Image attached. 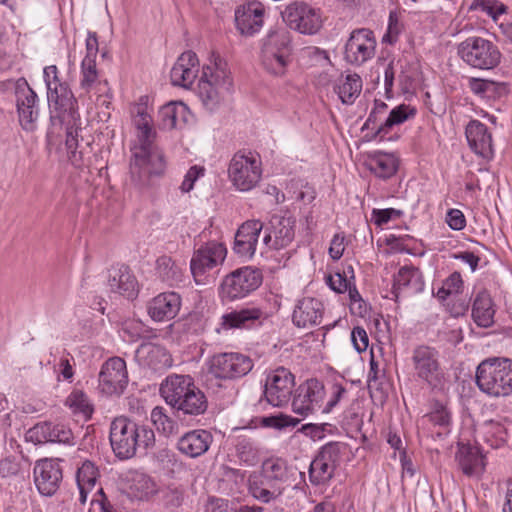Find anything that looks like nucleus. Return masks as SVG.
Instances as JSON below:
<instances>
[{"label":"nucleus","mask_w":512,"mask_h":512,"mask_svg":"<svg viewBox=\"0 0 512 512\" xmlns=\"http://www.w3.org/2000/svg\"><path fill=\"white\" fill-rule=\"evenodd\" d=\"M137 116L138 141L131 147L129 174L131 184L142 191L152 185L154 176H161L164 173L165 161L153 145L156 133L150 125V115L139 110Z\"/></svg>","instance_id":"1"},{"label":"nucleus","mask_w":512,"mask_h":512,"mask_svg":"<svg viewBox=\"0 0 512 512\" xmlns=\"http://www.w3.org/2000/svg\"><path fill=\"white\" fill-rule=\"evenodd\" d=\"M110 444L119 460H128L138 452L146 453L155 445L154 431L126 416L114 418L110 424Z\"/></svg>","instance_id":"2"},{"label":"nucleus","mask_w":512,"mask_h":512,"mask_svg":"<svg viewBox=\"0 0 512 512\" xmlns=\"http://www.w3.org/2000/svg\"><path fill=\"white\" fill-rule=\"evenodd\" d=\"M160 395L175 414L199 416L206 412V395L195 385L189 375H170L160 385Z\"/></svg>","instance_id":"3"},{"label":"nucleus","mask_w":512,"mask_h":512,"mask_svg":"<svg viewBox=\"0 0 512 512\" xmlns=\"http://www.w3.org/2000/svg\"><path fill=\"white\" fill-rule=\"evenodd\" d=\"M475 383L479 390L494 398L512 394V360L491 357L484 359L476 368Z\"/></svg>","instance_id":"4"},{"label":"nucleus","mask_w":512,"mask_h":512,"mask_svg":"<svg viewBox=\"0 0 512 512\" xmlns=\"http://www.w3.org/2000/svg\"><path fill=\"white\" fill-rule=\"evenodd\" d=\"M439 357L436 348L420 345L413 350L411 361L416 378L432 391L442 392L446 389L449 379Z\"/></svg>","instance_id":"5"},{"label":"nucleus","mask_w":512,"mask_h":512,"mask_svg":"<svg viewBox=\"0 0 512 512\" xmlns=\"http://www.w3.org/2000/svg\"><path fill=\"white\" fill-rule=\"evenodd\" d=\"M231 86L232 79L227 64L217 57L212 65L203 67L198 83V95L203 106L214 111L220 104L222 90H229Z\"/></svg>","instance_id":"6"},{"label":"nucleus","mask_w":512,"mask_h":512,"mask_svg":"<svg viewBox=\"0 0 512 512\" xmlns=\"http://www.w3.org/2000/svg\"><path fill=\"white\" fill-rule=\"evenodd\" d=\"M290 55V33L284 28L270 30L263 39L261 48L263 67L273 75H283L290 62Z\"/></svg>","instance_id":"7"},{"label":"nucleus","mask_w":512,"mask_h":512,"mask_svg":"<svg viewBox=\"0 0 512 512\" xmlns=\"http://www.w3.org/2000/svg\"><path fill=\"white\" fill-rule=\"evenodd\" d=\"M457 55L468 66L491 70L501 61L499 48L490 40L479 36H470L457 45Z\"/></svg>","instance_id":"8"},{"label":"nucleus","mask_w":512,"mask_h":512,"mask_svg":"<svg viewBox=\"0 0 512 512\" xmlns=\"http://www.w3.org/2000/svg\"><path fill=\"white\" fill-rule=\"evenodd\" d=\"M207 373L217 380L234 381L246 376L254 367L253 360L238 352H220L206 362Z\"/></svg>","instance_id":"9"},{"label":"nucleus","mask_w":512,"mask_h":512,"mask_svg":"<svg viewBox=\"0 0 512 512\" xmlns=\"http://www.w3.org/2000/svg\"><path fill=\"white\" fill-rule=\"evenodd\" d=\"M262 281L263 274L260 269L252 266L238 268L222 280L220 296L227 301L242 299L257 290Z\"/></svg>","instance_id":"10"},{"label":"nucleus","mask_w":512,"mask_h":512,"mask_svg":"<svg viewBox=\"0 0 512 512\" xmlns=\"http://www.w3.org/2000/svg\"><path fill=\"white\" fill-rule=\"evenodd\" d=\"M376 46V37L371 29L356 28L345 43L344 59L351 65L361 66L375 56Z\"/></svg>","instance_id":"11"},{"label":"nucleus","mask_w":512,"mask_h":512,"mask_svg":"<svg viewBox=\"0 0 512 512\" xmlns=\"http://www.w3.org/2000/svg\"><path fill=\"white\" fill-rule=\"evenodd\" d=\"M296 218L291 215L274 214L263 224V244L274 250H280L292 243L295 238Z\"/></svg>","instance_id":"12"},{"label":"nucleus","mask_w":512,"mask_h":512,"mask_svg":"<svg viewBox=\"0 0 512 512\" xmlns=\"http://www.w3.org/2000/svg\"><path fill=\"white\" fill-rule=\"evenodd\" d=\"M98 381V387L102 394L106 396L122 395L128 385L126 362L120 357L109 358L101 367Z\"/></svg>","instance_id":"13"},{"label":"nucleus","mask_w":512,"mask_h":512,"mask_svg":"<svg viewBox=\"0 0 512 512\" xmlns=\"http://www.w3.org/2000/svg\"><path fill=\"white\" fill-rule=\"evenodd\" d=\"M281 16L289 28L302 34H315L322 24L317 11L304 2L290 3Z\"/></svg>","instance_id":"14"},{"label":"nucleus","mask_w":512,"mask_h":512,"mask_svg":"<svg viewBox=\"0 0 512 512\" xmlns=\"http://www.w3.org/2000/svg\"><path fill=\"white\" fill-rule=\"evenodd\" d=\"M324 396L323 383L316 378L308 379L296 388L292 398V410L306 417L321 408Z\"/></svg>","instance_id":"15"},{"label":"nucleus","mask_w":512,"mask_h":512,"mask_svg":"<svg viewBox=\"0 0 512 512\" xmlns=\"http://www.w3.org/2000/svg\"><path fill=\"white\" fill-rule=\"evenodd\" d=\"M294 375L284 367H278L269 373L264 385V396L269 404L282 407L287 404L295 385Z\"/></svg>","instance_id":"16"},{"label":"nucleus","mask_w":512,"mask_h":512,"mask_svg":"<svg viewBox=\"0 0 512 512\" xmlns=\"http://www.w3.org/2000/svg\"><path fill=\"white\" fill-rule=\"evenodd\" d=\"M16 108L23 129L32 131L39 116L38 96L25 78L14 82Z\"/></svg>","instance_id":"17"},{"label":"nucleus","mask_w":512,"mask_h":512,"mask_svg":"<svg viewBox=\"0 0 512 512\" xmlns=\"http://www.w3.org/2000/svg\"><path fill=\"white\" fill-rule=\"evenodd\" d=\"M229 177L241 191L252 189L261 178L259 162L253 156L236 153L229 165Z\"/></svg>","instance_id":"18"},{"label":"nucleus","mask_w":512,"mask_h":512,"mask_svg":"<svg viewBox=\"0 0 512 512\" xmlns=\"http://www.w3.org/2000/svg\"><path fill=\"white\" fill-rule=\"evenodd\" d=\"M227 249L224 244L208 241L202 244L193 254L190 270L197 284L202 283V277L207 270L221 264L226 257Z\"/></svg>","instance_id":"19"},{"label":"nucleus","mask_w":512,"mask_h":512,"mask_svg":"<svg viewBox=\"0 0 512 512\" xmlns=\"http://www.w3.org/2000/svg\"><path fill=\"white\" fill-rule=\"evenodd\" d=\"M34 483L41 495L52 496L60 487L63 472L59 459H40L33 469Z\"/></svg>","instance_id":"20"},{"label":"nucleus","mask_w":512,"mask_h":512,"mask_svg":"<svg viewBox=\"0 0 512 512\" xmlns=\"http://www.w3.org/2000/svg\"><path fill=\"white\" fill-rule=\"evenodd\" d=\"M51 81V89L47 90V100L50 115L54 114V118H59L62 115L68 116L66 111L78 108V101L75 98L69 84L62 81L58 76V71L53 72Z\"/></svg>","instance_id":"21"},{"label":"nucleus","mask_w":512,"mask_h":512,"mask_svg":"<svg viewBox=\"0 0 512 512\" xmlns=\"http://www.w3.org/2000/svg\"><path fill=\"white\" fill-rule=\"evenodd\" d=\"M264 14L265 8L261 2H248L235 11L236 28L242 35L253 36L261 30Z\"/></svg>","instance_id":"22"},{"label":"nucleus","mask_w":512,"mask_h":512,"mask_svg":"<svg viewBox=\"0 0 512 512\" xmlns=\"http://www.w3.org/2000/svg\"><path fill=\"white\" fill-rule=\"evenodd\" d=\"M107 285L111 292L127 299L136 298L139 291L138 281L127 265L111 267L108 270Z\"/></svg>","instance_id":"23"},{"label":"nucleus","mask_w":512,"mask_h":512,"mask_svg":"<svg viewBox=\"0 0 512 512\" xmlns=\"http://www.w3.org/2000/svg\"><path fill=\"white\" fill-rule=\"evenodd\" d=\"M266 318L263 309L251 306L224 314L221 325L224 329H251L260 327Z\"/></svg>","instance_id":"24"},{"label":"nucleus","mask_w":512,"mask_h":512,"mask_svg":"<svg viewBox=\"0 0 512 512\" xmlns=\"http://www.w3.org/2000/svg\"><path fill=\"white\" fill-rule=\"evenodd\" d=\"M199 61L193 51L183 52L173 65L170 72L171 83L174 86L189 88L198 74Z\"/></svg>","instance_id":"25"},{"label":"nucleus","mask_w":512,"mask_h":512,"mask_svg":"<svg viewBox=\"0 0 512 512\" xmlns=\"http://www.w3.org/2000/svg\"><path fill=\"white\" fill-rule=\"evenodd\" d=\"M213 442V435L205 429H194L183 434L177 441L178 451L189 457L197 458L205 454Z\"/></svg>","instance_id":"26"},{"label":"nucleus","mask_w":512,"mask_h":512,"mask_svg":"<svg viewBox=\"0 0 512 512\" xmlns=\"http://www.w3.org/2000/svg\"><path fill=\"white\" fill-rule=\"evenodd\" d=\"M181 307V297L176 292H164L155 296L148 303V314L158 322L169 321L179 312Z\"/></svg>","instance_id":"27"},{"label":"nucleus","mask_w":512,"mask_h":512,"mask_svg":"<svg viewBox=\"0 0 512 512\" xmlns=\"http://www.w3.org/2000/svg\"><path fill=\"white\" fill-rule=\"evenodd\" d=\"M323 313L324 305L319 299L304 297L297 302L292 321L299 328L317 326L322 321Z\"/></svg>","instance_id":"28"},{"label":"nucleus","mask_w":512,"mask_h":512,"mask_svg":"<svg viewBox=\"0 0 512 512\" xmlns=\"http://www.w3.org/2000/svg\"><path fill=\"white\" fill-rule=\"evenodd\" d=\"M406 288L410 289L412 294H419L424 291L425 282L419 268L405 265L393 276L391 294L395 301H398L401 291Z\"/></svg>","instance_id":"29"},{"label":"nucleus","mask_w":512,"mask_h":512,"mask_svg":"<svg viewBox=\"0 0 512 512\" xmlns=\"http://www.w3.org/2000/svg\"><path fill=\"white\" fill-rule=\"evenodd\" d=\"M466 138L471 150L485 158L493 156L492 136L487 126L479 120H471L465 129Z\"/></svg>","instance_id":"30"},{"label":"nucleus","mask_w":512,"mask_h":512,"mask_svg":"<svg viewBox=\"0 0 512 512\" xmlns=\"http://www.w3.org/2000/svg\"><path fill=\"white\" fill-rule=\"evenodd\" d=\"M455 459L466 476H478L485 470L484 456L478 446L459 443Z\"/></svg>","instance_id":"31"},{"label":"nucleus","mask_w":512,"mask_h":512,"mask_svg":"<svg viewBox=\"0 0 512 512\" xmlns=\"http://www.w3.org/2000/svg\"><path fill=\"white\" fill-rule=\"evenodd\" d=\"M416 114V109L406 105L401 104L395 108H393L388 117L384 120V122L380 123L377 128L375 129V132H373V135L371 139H378L379 141H392L396 140L398 136L391 135L387 136L393 129L394 126L402 124L409 118L413 117Z\"/></svg>","instance_id":"32"},{"label":"nucleus","mask_w":512,"mask_h":512,"mask_svg":"<svg viewBox=\"0 0 512 512\" xmlns=\"http://www.w3.org/2000/svg\"><path fill=\"white\" fill-rule=\"evenodd\" d=\"M66 113H69L68 116H64L62 118V115L59 116V118L55 119L54 114L50 115V123L51 128L53 130H65L66 133V141L65 145L67 148V151L76 150L78 147V130L80 129V115L78 112V108L71 109L66 111Z\"/></svg>","instance_id":"33"},{"label":"nucleus","mask_w":512,"mask_h":512,"mask_svg":"<svg viewBox=\"0 0 512 512\" xmlns=\"http://www.w3.org/2000/svg\"><path fill=\"white\" fill-rule=\"evenodd\" d=\"M366 166L376 177L389 179L397 172L399 161L393 154L374 151L368 154Z\"/></svg>","instance_id":"34"},{"label":"nucleus","mask_w":512,"mask_h":512,"mask_svg":"<svg viewBox=\"0 0 512 512\" xmlns=\"http://www.w3.org/2000/svg\"><path fill=\"white\" fill-rule=\"evenodd\" d=\"M137 355L144 364L155 371L170 367L171 357L167 350L157 344L143 342L137 349Z\"/></svg>","instance_id":"35"},{"label":"nucleus","mask_w":512,"mask_h":512,"mask_svg":"<svg viewBox=\"0 0 512 512\" xmlns=\"http://www.w3.org/2000/svg\"><path fill=\"white\" fill-rule=\"evenodd\" d=\"M495 309L490 293L487 290L479 291L472 304V318L474 322L484 328L494 323Z\"/></svg>","instance_id":"36"},{"label":"nucleus","mask_w":512,"mask_h":512,"mask_svg":"<svg viewBox=\"0 0 512 512\" xmlns=\"http://www.w3.org/2000/svg\"><path fill=\"white\" fill-rule=\"evenodd\" d=\"M107 85V80H99V73L96 67V60H90V58H83L81 62L80 87L87 92H89L93 87H96L97 92L108 95L109 89L105 90Z\"/></svg>","instance_id":"37"},{"label":"nucleus","mask_w":512,"mask_h":512,"mask_svg":"<svg viewBox=\"0 0 512 512\" xmlns=\"http://www.w3.org/2000/svg\"><path fill=\"white\" fill-rule=\"evenodd\" d=\"M510 423L511 421L503 417L486 420L482 425L486 442L494 448L502 446L507 441V424Z\"/></svg>","instance_id":"38"},{"label":"nucleus","mask_w":512,"mask_h":512,"mask_svg":"<svg viewBox=\"0 0 512 512\" xmlns=\"http://www.w3.org/2000/svg\"><path fill=\"white\" fill-rule=\"evenodd\" d=\"M262 476L267 485L287 482L289 473L286 461L281 458L267 459L262 464Z\"/></svg>","instance_id":"39"},{"label":"nucleus","mask_w":512,"mask_h":512,"mask_svg":"<svg viewBox=\"0 0 512 512\" xmlns=\"http://www.w3.org/2000/svg\"><path fill=\"white\" fill-rule=\"evenodd\" d=\"M156 271L159 278L170 286L182 281V268L170 256L163 255L157 259Z\"/></svg>","instance_id":"40"},{"label":"nucleus","mask_w":512,"mask_h":512,"mask_svg":"<svg viewBox=\"0 0 512 512\" xmlns=\"http://www.w3.org/2000/svg\"><path fill=\"white\" fill-rule=\"evenodd\" d=\"M235 450L238 459L248 466H254L259 462V450L252 438L243 435L237 436Z\"/></svg>","instance_id":"41"},{"label":"nucleus","mask_w":512,"mask_h":512,"mask_svg":"<svg viewBox=\"0 0 512 512\" xmlns=\"http://www.w3.org/2000/svg\"><path fill=\"white\" fill-rule=\"evenodd\" d=\"M362 90V79L358 74H349L336 88L343 104H353Z\"/></svg>","instance_id":"42"},{"label":"nucleus","mask_w":512,"mask_h":512,"mask_svg":"<svg viewBox=\"0 0 512 512\" xmlns=\"http://www.w3.org/2000/svg\"><path fill=\"white\" fill-rule=\"evenodd\" d=\"M65 406H67L73 414H81L86 419L91 418L94 412L93 405L90 403L88 396L80 389L72 390L65 399Z\"/></svg>","instance_id":"43"},{"label":"nucleus","mask_w":512,"mask_h":512,"mask_svg":"<svg viewBox=\"0 0 512 512\" xmlns=\"http://www.w3.org/2000/svg\"><path fill=\"white\" fill-rule=\"evenodd\" d=\"M337 467L315 457L309 467V479L312 485H324L334 476Z\"/></svg>","instance_id":"44"},{"label":"nucleus","mask_w":512,"mask_h":512,"mask_svg":"<svg viewBox=\"0 0 512 512\" xmlns=\"http://www.w3.org/2000/svg\"><path fill=\"white\" fill-rule=\"evenodd\" d=\"M249 491L255 499L263 503H269L280 497L284 492V488L275 484L267 485L266 481L262 480L260 482H250Z\"/></svg>","instance_id":"45"},{"label":"nucleus","mask_w":512,"mask_h":512,"mask_svg":"<svg viewBox=\"0 0 512 512\" xmlns=\"http://www.w3.org/2000/svg\"><path fill=\"white\" fill-rule=\"evenodd\" d=\"M151 421L156 429L168 436L177 430V422L166 414L163 407L157 406L151 412Z\"/></svg>","instance_id":"46"},{"label":"nucleus","mask_w":512,"mask_h":512,"mask_svg":"<svg viewBox=\"0 0 512 512\" xmlns=\"http://www.w3.org/2000/svg\"><path fill=\"white\" fill-rule=\"evenodd\" d=\"M262 230L263 223L260 220H248L238 228L236 235L256 248Z\"/></svg>","instance_id":"47"},{"label":"nucleus","mask_w":512,"mask_h":512,"mask_svg":"<svg viewBox=\"0 0 512 512\" xmlns=\"http://www.w3.org/2000/svg\"><path fill=\"white\" fill-rule=\"evenodd\" d=\"M99 475L97 466L92 461L85 460L76 473L77 485L94 487Z\"/></svg>","instance_id":"48"},{"label":"nucleus","mask_w":512,"mask_h":512,"mask_svg":"<svg viewBox=\"0 0 512 512\" xmlns=\"http://www.w3.org/2000/svg\"><path fill=\"white\" fill-rule=\"evenodd\" d=\"M52 427V422L37 423L27 431L26 439L35 444L51 442Z\"/></svg>","instance_id":"49"},{"label":"nucleus","mask_w":512,"mask_h":512,"mask_svg":"<svg viewBox=\"0 0 512 512\" xmlns=\"http://www.w3.org/2000/svg\"><path fill=\"white\" fill-rule=\"evenodd\" d=\"M470 10H480L496 20L499 15L506 13L507 7L497 0H474Z\"/></svg>","instance_id":"50"},{"label":"nucleus","mask_w":512,"mask_h":512,"mask_svg":"<svg viewBox=\"0 0 512 512\" xmlns=\"http://www.w3.org/2000/svg\"><path fill=\"white\" fill-rule=\"evenodd\" d=\"M346 448V445L341 442H329L322 446L316 455L320 459L338 466L342 451Z\"/></svg>","instance_id":"51"},{"label":"nucleus","mask_w":512,"mask_h":512,"mask_svg":"<svg viewBox=\"0 0 512 512\" xmlns=\"http://www.w3.org/2000/svg\"><path fill=\"white\" fill-rule=\"evenodd\" d=\"M300 423L298 418L289 415L279 414L274 416L263 417L261 424L264 427H272L276 429H283L286 427H295Z\"/></svg>","instance_id":"52"},{"label":"nucleus","mask_w":512,"mask_h":512,"mask_svg":"<svg viewBox=\"0 0 512 512\" xmlns=\"http://www.w3.org/2000/svg\"><path fill=\"white\" fill-rule=\"evenodd\" d=\"M429 420L441 427H447L451 421V414L448 409L439 401L434 403L432 411L428 414Z\"/></svg>","instance_id":"53"},{"label":"nucleus","mask_w":512,"mask_h":512,"mask_svg":"<svg viewBox=\"0 0 512 512\" xmlns=\"http://www.w3.org/2000/svg\"><path fill=\"white\" fill-rule=\"evenodd\" d=\"M401 31L402 25L400 24L396 13L390 12L387 31L383 35L382 42L390 45L395 44L398 41Z\"/></svg>","instance_id":"54"},{"label":"nucleus","mask_w":512,"mask_h":512,"mask_svg":"<svg viewBox=\"0 0 512 512\" xmlns=\"http://www.w3.org/2000/svg\"><path fill=\"white\" fill-rule=\"evenodd\" d=\"M388 109V105L380 100H375L374 107L371 110L367 120L365 121L363 125L364 129H371L374 130L377 128V123L380 122L382 115L386 113Z\"/></svg>","instance_id":"55"},{"label":"nucleus","mask_w":512,"mask_h":512,"mask_svg":"<svg viewBox=\"0 0 512 512\" xmlns=\"http://www.w3.org/2000/svg\"><path fill=\"white\" fill-rule=\"evenodd\" d=\"M174 105L173 102L163 105L158 111L159 126L162 129L171 130L176 128L175 115L173 113Z\"/></svg>","instance_id":"56"},{"label":"nucleus","mask_w":512,"mask_h":512,"mask_svg":"<svg viewBox=\"0 0 512 512\" xmlns=\"http://www.w3.org/2000/svg\"><path fill=\"white\" fill-rule=\"evenodd\" d=\"M51 442L63 443V444H74V435L71 429L64 424H54L52 427Z\"/></svg>","instance_id":"57"},{"label":"nucleus","mask_w":512,"mask_h":512,"mask_svg":"<svg viewBox=\"0 0 512 512\" xmlns=\"http://www.w3.org/2000/svg\"><path fill=\"white\" fill-rule=\"evenodd\" d=\"M402 215L403 212L401 210L394 208L373 209L372 211L373 220L377 226H383L391 219L400 218Z\"/></svg>","instance_id":"58"},{"label":"nucleus","mask_w":512,"mask_h":512,"mask_svg":"<svg viewBox=\"0 0 512 512\" xmlns=\"http://www.w3.org/2000/svg\"><path fill=\"white\" fill-rule=\"evenodd\" d=\"M331 425L328 423H322V424H314V423H308L302 425L300 428V432L303 433L305 436L311 438L312 440H321L325 436V431L328 427Z\"/></svg>","instance_id":"59"},{"label":"nucleus","mask_w":512,"mask_h":512,"mask_svg":"<svg viewBox=\"0 0 512 512\" xmlns=\"http://www.w3.org/2000/svg\"><path fill=\"white\" fill-rule=\"evenodd\" d=\"M351 341L358 353L366 351L369 339L366 330L363 327L356 326L351 332Z\"/></svg>","instance_id":"60"},{"label":"nucleus","mask_w":512,"mask_h":512,"mask_svg":"<svg viewBox=\"0 0 512 512\" xmlns=\"http://www.w3.org/2000/svg\"><path fill=\"white\" fill-rule=\"evenodd\" d=\"M204 167L194 165L186 173L184 180L180 186L182 192L187 193L193 189L195 181L204 175Z\"/></svg>","instance_id":"61"},{"label":"nucleus","mask_w":512,"mask_h":512,"mask_svg":"<svg viewBox=\"0 0 512 512\" xmlns=\"http://www.w3.org/2000/svg\"><path fill=\"white\" fill-rule=\"evenodd\" d=\"M446 222L451 229L456 231H460L466 226V218L463 212L459 209L448 210Z\"/></svg>","instance_id":"62"},{"label":"nucleus","mask_w":512,"mask_h":512,"mask_svg":"<svg viewBox=\"0 0 512 512\" xmlns=\"http://www.w3.org/2000/svg\"><path fill=\"white\" fill-rule=\"evenodd\" d=\"M174 105V115L176 120V128H181L183 125L187 124L192 117V114L186 104L181 101L173 102Z\"/></svg>","instance_id":"63"},{"label":"nucleus","mask_w":512,"mask_h":512,"mask_svg":"<svg viewBox=\"0 0 512 512\" xmlns=\"http://www.w3.org/2000/svg\"><path fill=\"white\" fill-rule=\"evenodd\" d=\"M133 486L141 491L142 495H149L155 491V482L145 474H139L133 479Z\"/></svg>","instance_id":"64"}]
</instances>
